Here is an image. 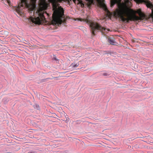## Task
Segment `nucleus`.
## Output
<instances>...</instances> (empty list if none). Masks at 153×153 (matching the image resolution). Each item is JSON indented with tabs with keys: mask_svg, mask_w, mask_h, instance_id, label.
<instances>
[{
	"mask_svg": "<svg viewBox=\"0 0 153 153\" xmlns=\"http://www.w3.org/2000/svg\"><path fill=\"white\" fill-rule=\"evenodd\" d=\"M36 0H30V3H28L27 0H21V3L19 4L18 7L16 8V12L19 15H22V12L21 8L23 7L24 6L28 8L29 12L33 11L36 8Z\"/></svg>",
	"mask_w": 153,
	"mask_h": 153,
	"instance_id": "obj_5",
	"label": "nucleus"
},
{
	"mask_svg": "<svg viewBox=\"0 0 153 153\" xmlns=\"http://www.w3.org/2000/svg\"><path fill=\"white\" fill-rule=\"evenodd\" d=\"M54 59L56 60V61H57L58 60V59H56V58H54Z\"/></svg>",
	"mask_w": 153,
	"mask_h": 153,
	"instance_id": "obj_13",
	"label": "nucleus"
},
{
	"mask_svg": "<svg viewBox=\"0 0 153 153\" xmlns=\"http://www.w3.org/2000/svg\"><path fill=\"white\" fill-rule=\"evenodd\" d=\"M58 78V77H53V78L55 79V78Z\"/></svg>",
	"mask_w": 153,
	"mask_h": 153,
	"instance_id": "obj_14",
	"label": "nucleus"
},
{
	"mask_svg": "<svg viewBox=\"0 0 153 153\" xmlns=\"http://www.w3.org/2000/svg\"><path fill=\"white\" fill-rule=\"evenodd\" d=\"M148 5H149V6H150L151 5V4L150 3H149L148 4Z\"/></svg>",
	"mask_w": 153,
	"mask_h": 153,
	"instance_id": "obj_12",
	"label": "nucleus"
},
{
	"mask_svg": "<svg viewBox=\"0 0 153 153\" xmlns=\"http://www.w3.org/2000/svg\"><path fill=\"white\" fill-rule=\"evenodd\" d=\"M65 0H50L51 2L52 3L53 10H54L52 15V23L53 24H61L63 21L62 18L64 13V10L62 8L59 7V9L57 7L59 4L58 2H61Z\"/></svg>",
	"mask_w": 153,
	"mask_h": 153,
	"instance_id": "obj_2",
	"label": "nucleus"
},
{
	"mask_svg": "<svg viewBox=\"0 0 153 153\" xmlns=\"http://www.w3.org/2000/svg\"><path fill=\"white\" fill-rule=\"evenodd\" d=\"M36 0H30V3H28L27 0H21V3L19 4L18 7L16 8V12L19 15H22V12L21 8L23 7L24 6L28 8L29 12L33 11L36 8Z\"/></svg>",
	"mask_w": 153,
	"mask_h": 153,
	"instance_id": "obj_6",
	"label": "nucleus"
},
{
	"mask_svg": "<svg viewBox=\"0 0 153 153\" xmlns=\"http://www.w3.org/2000/svg\"><path fill=\"white\" fill-rule=\"evenodd\" d=\"M110 2L111 7L116 4H117L118 9H117L116 13L123 22H129V21L138 20L145 17L142 12L138 14L139 17L136 16L135 12L127 7L126 4L129 2V0H111Z\"/></svg>",
	"mask_w": 153,
	"mask_h": 153,
	"instance_id": "obj_1",
	"label": "nucleus"
},
{
	"mask_svg": "<svg viewBox=\"0 0 153 153\" xmlns=\"http://www.w3.org/2000/svg\"><path fill=\"white\" fill-rule=\"evenodd\" d=\"M102 75L104 76H106L107 75V74L106 73H104Z\"/></svg>",
	"mask_w": 153,
	"mask_h": 153,
	"instance_id": "obj_11",
	"label": "nucleus"
},
{
	"mask_svg": "<svg viewBox=\"0 0 153 153\" xmlns=\"http://www.w3.org/2000/svg\"><path fill=\"white\" fill-rule=\"evenodd\" d=\"M108 42L111 45H115L116 42H115L114 38H109L108 39Z\"/></svg>",
	"mask_w": 153,
	"mask_h": 153,
	"instance_id": "obj_8",
	"label": "nucleus"
},
{
	"mask_svg": "<svg viewBox=\"0 0 153 153\" xmlns=\"http://www.w3.org/2000/svg\"><path fill=\"white\" fill-rule=\"evenodd\" d=\"M47 6L45 3H43L40 6L39 9L35 13H33L34 18L30 16L29 19L35 24L40 25L45 20V17L44 15V13L47 14L45 10L47 9Z\"/></svg>",
	"mask_w": 153,
	"mask_h": 153,
	"instance_id": "obj_3",
	"label": "nucleus"
},
{
	"mask_svg": "<svg viewBox=\"0 0 153 153\" xmlns=\"http://www.w3.org/2000/svg\"><path fill=\"white\" fill-rule=\"evenodd\" d=\"M79 65V64L78 63H77L76 64H75V63H72L71 64V65L74 68H76L78 67Z\"/></svg>",
	"mask_w": 153,
	"mask_h": 153,
	"instance_id": "obj_9",
	"label": "nucleus"
},
{
	"mask_svg": "<svg viewBox=\"0 0 153 153\" xmlns=\"http://www.w3.org/2000/svg\"><path fill=\"white\" fill-rule=\"evenodd\" d=\"M84 21L86 22L89 25L92 34L93 35H95V32L96 30H100L102 34L104 35H105L107 31H110L109 29H106L103 27L98 23L88 19V17H87L86 19H84Z\"/></svg>",
	"mask_w": 153,
	"mask_h": 153,
	"instance_id": "obj_4",
	"label": "nucleus"
},
{
	"mask_svg": "<svg viewBox=\"0 0 153 153\" xmlns=\"http://www.w3.org/2000/svg\"><path fill=\"white\" fill-rule=\"evenodd\" d=\"M100 5L101 7L102 8L103 10L107 12L108 14H110V12L109 11L108 8L107 7L106 5L104 3H101Z\"/></svg>",
	"mask_w": 153,
	"mask_h": 153,
	"instance_id": "obj_7",
	"label": "nucleus"
},
{
	"mask_svg": "<svg viewBox=\"0 0 153 153\" xmlns=\"http://www.w3.org/2000/svg\"><path fill=\"white\" fill-rule=\"evenodd\" d=\"M136 12L139 14V13H140L141 12L140 9H138Z\"/></svg>",
	"mask_w": 153,
	"mask_h": 153,
	"instance_id": "obj_10",
	"label": "nucleus"
}]
</instances>
